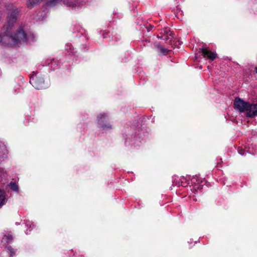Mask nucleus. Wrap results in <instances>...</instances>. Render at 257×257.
I'll return each instance as SVG.
<instances>
[{
    "label": "nucleus",
    "mask_w": 257,
    "mask_h": 257,
    "mask_svg": "<svg viewBox=\"0 0 257 257\" xmlns=\"http://www.w3.org/2000/svg\"><path fill=\"white\" fill-rule=\"evenodd\" d=\"M47 13L45 11L39 12L37 15L38 20L42 21L46 17Z\"/></svg>",
    "instance_id": "obj_13"
},
{
    "label": "nucleus",
    "mask_w": 257,
    "mask_h": 257,
    "mask_svg": "<svg viewBox=\"0 0 257 257\" xmlns=\"http://www.w3.org/2000/svg\"><path fill=\"white\" fill-rule=\"evenodd\" d=\"M248 103L240 98H236L234 101L235 109L241 112H245Z\"/></svg>",
    "instance_id": "obj_6"
},
{
    "label": "nucleus",
    "mask_w": 257,
    "mask_h": 257,
    "mask_svg": "<svg viewBox=\"0 0 257 257\" xmlns=\"http://www.w3.org/2000/svg\"><path fill=\"white\" fill-rule=\"evenodd\" d=\"M159 48L160 49L161 53L163 54H167V52H168V50L167 49H165V48H163L161 46H159Z\"/></svg>",
    "instance_id": "obj_15"
},
{
    "label": "nucleus",
    "mask_w": 257,
    "mask_h": 257,
    "mask_svg": "<svg viewBox=\"0 0 257 257\" xmlns=\"http://www.w3.org/2000/svg\"><path fill=\"white\" fill-rule=\"evenodd\" d=\"M10 187L14 191H17L18 190V186L14 182L10 183Z\"/></svg>",
    "instance_id": "obj_14"
},
{
    "label": "nucleus",
    "mask_w": 257,
    "mask_h": 257,
    "mask_svg": "<svg viewBox=\"0 0 257 257\" xmlns=\"http://www.w3.org/2000/svg\"><path fill=\"white\" fill-rule=\"evenodd\" d=\"M6 199L5 193L0 190V206H2L5 203Z\"/></svg>",
    "instance_id": "obj_12"
},
{
    "label": "nucleus",
    "mask_w": 257,
    "mask_h": 257,
    "mask_svg": "<svg viewBox=\"0 0 257 257\" xmlns=\"http://www.w3.org/2000/svg\"><path fill=\"white\" fill-rule=\"evenodd\" d=\"M31 84L36 89H43L47 87L44 83L43 77L41 74H33L30 79Z\"/></svg>",
    "instance_id": "obj_4"
},
{
    "label": "nucleus",
    "mask_w": 257,
    "mask_h": 257,
    "mask_svg": "<svg viewBox=\"0 0 257 257\" xmlns=\"http://www.w3.org/2000/svg\"><path fill=\"white\" fill-rule=\"evenodd\" d=\"M33 226H32V227H31L30 228L31 229H29V231H31V229H33Z\"/></svg>",
    "instance_id": "obj_20"
},
{
    "label": "nucleus",
    "mask_w": 257,
    "mask_h": 257,
    "mask_svg": "<svg viewBox=\"0 0 257 257\" xmlns=\"http://www.w3.org/2000/svg\"><path fill=\"white\" fill-rule=\"evenodd\" d=\"M26 225L27 226H29V228H31L32 225L33 226V227L34 226L33 224L30 221H28L26 222Z\"/></svg>",
    "instance_id": "obj_18"
},
{
    "label": "nucleus",
    "mask_w": 257,
    "mask_h": 257,
    "mask_svg": "<svg viewBox=\"0 0 257 257\" xmlns=\"http://www.w3.org/2000/svg\"><path fill=\"white\" fill-rule=\"evenodd\" d=\"M8 7L10 12L8 13V21L9 25H10L16 21L19 11L13 5H10Z\"/></svg>",
    "instance_id": "obj_5"
},
{
    "label": "nucleus",
    "mask_w": 257,
    "mask_h": 257,
    "mask_svg": "<svg viewBox=\"0 0 257 257\" xmlns=\"http://www.w3.org/2000/svg\"><path fill=\"white\" fill-rule=\"evenodd\" d=\"M51 64L52 65L53 64V62L52 61H51Z\"/></svg>",
    "instance_id": "obj_22"
},
{
    "label": "nucleus",
    "mask_w": 257,
    "mask_h": 257,
    "mask_svg": "<svg viewBox=\"0 0 257 257\" xmlns=\"http://www.w3.org/2000/svg\"><path fill=\"white\" fill-rule=\"evenodd\" d=\"M98 126L104 131H108L112 128V124L109 121L108 115L104 112L100 113L97 117Z\"/></svg>",
    "instance_id": "obj_2"
},
{
    "label": "nucleus",
    "mask_w": 257,
    "mask_h": 257,
    "mask_svg": "<svg viewBox=\"0 0 257 257\" xmlns=\"http://www.w3.org/2000/svg\"><path fill=\"white\" fill-rule=\"evenodd\" d=\"M58 4L64 5L68 7L74 9H78L80 7V0H53L48 3L47 5L50 7H54Z\"/></svg>",
    "instance_id": "obj_3"
},
{
    "label": "nucleus",
    "mask_w": 257,
    "mask_h": 257,
    "mask_svg": "<svg viewBox=\"0 0 257 257\" xmlns=\"http://www.w3.org/2000/svg\"><path fill=\"white\" fill-rule=\"evenodd\" d=\"M255 69H256V72L257 73V68H256Z\"/></svg>",
    "instance_id": "obj_23"
},
{
    "label": "nucleus",
    "mask_w": 257,
    "mask_h": 257,
    "mask_svg": "<svg viewBox=\"0 0 257 257\" xmlns=\"http://www.w3.org/2000/svg\"><path fill=\"white\" fill-rule=\"evenodd\" d=\"M7 154L6 146L2 143H0V157H3Z\"/></svg>",
    "instance_id": "obj_11"
},
{
    "label": "nucleus",
    "mask_w": 257,
    "mask_h": 257,
    "mask_svg": "<svg viewBox=\"0 0 257 257\" xmlns=\"http://www.w3.org/2000/svg\"><path fill=\"white\" fill-rule=\"evenodd\" d=\"M238 152L239 154L243 155L244 154V151L242 149H238Z\"/></svg>",
    "instance_id": "obj_17"
},
{
    "label": "nucleus",
    "mask_w": 257,
    "mask_h": 257,
    "mask_svg": "<svg viewBox=\"0 0 257 257\" xmlns=\"http://www.w3.org/2000/svg\"><path fill=\"white\" fill-rule=\"evenodd\" d=\"M33 226H32V227H31L30 228L31 229H29V231H31V229H33Z\"/></svg>",
    "instance_id": "obj_21"
},
{
    "label": "nucleus",
    "mask_w": 257,
    "mask_h": 257,
    "mask_svg": "<svg viewBox=\"0 0 257 257\" xmlns=\"http://www.w3.org/2000/svg\"><path fill=\"white\" fill-rule=\"evenodd\" d=\"M245 113L248 117H254L257 115V104L249 103Z\"/></svg>",
    "instance_id": "obj_7"
},
{
    "label": "nucleus",
    "mask_w": 257,
    "mask_h": 257,
    "mask_svg": "<svg viewBox=\"0 0 257 257\" xmlns=\"http://www.w3.org/2000/svg\"><path fill=\"white\" fill-rule=\"evenodd\" d=\"M8 249H9L11 253V255L13 254H15L16 252V250L13 249L11 246H7Z\"/></svg>",
    "instance_id": "obj_16"
},
{
    "label": "nucleus",
    "mask_w": 257,
    "mask_h": 257,
    "mask_svg": "<svg viewBox=\"0 0 257 257\" xmlns=\"http://www.w3.org/2000/svg\"><path fill=\"white\" fill-rule=\"evenodd\" d=\"M197 189H199V187L195 186H194V189L195 190V191H196V192H197Z\"/></svg>",
    "instance_id": "obj_19"
},
{
    "label": "nucleus",
    "mask_w": 257,
    "mask_h": 257,
    "mask_svg": "<svg viewBox=\"0 0 257 257\" xmlns=\"http://www.w3.org/2000/svg\"><path fill=\"white\" fill-rule=\"evenodd\" d=\"M202 52L204 55V57H207L208 59L213 60L216 57V53L212 51H210L207 48H202Z\"/></svg>",
    "instance_id": "obj_9"
},
{
    "label": "nucleus",
    "mask_w": 257,
    "mask_h": 257,
    "mask_svg": "<svg viewBox=\"0 0 257 257\" xmlns=\"http://www.w3.org/2000/svg\"><path fill=\"white\" fill-rule=\"evenodd\" d=\"M13 239L12 234L8 233L4 235L2 241L5 244H9L12 242Z\"/></svg>",
    "instance_id": "obj_10"
},
{
    "label": "nucleus",
    "mask_w": 257,
    "mask_h": 257,
    "mask_svg": "<svg viewBox=\"0 0 257 257\" xmlns=\"http://www.w3.org/2000/svg\"><path fill=\"white\" fill-rule=\"evenodd\" d=\"M171 32L167 28L163 29L161 30L157 37L159 39H162L164 40H168L171 38Z\"/></svg>",
    "instance_id": "obj_8"
},
{
    "label": "nucleus",
    "mask_w": 257,
    "mask_h": 257,
    "mask_svg": "<svg viewBox=\"0 0 257 257\" xmlns=\"http://www.w3.org/2000/svg\"><path fill=\"white\" fill-rule=\"evenodd\" d=\"M10 30L7 28V32L4 34H0V43L6 45L19 46L20 43L29 41L31 37H34L33 35L27 37L22 30L18 31L14 36L10 35Z\"/></svg>",
    "instance_id": "obj_1"
}]
</instances>
